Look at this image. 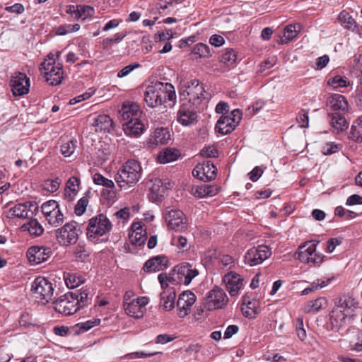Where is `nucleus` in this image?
Here are the masks:
<instances>
[{"label":"nucleus","mask_w":362,"mask_h":362,"mask_svg":"<svg viewBox=\"0 0 362 362\" xmlns=\"http://www.w3.org/2000/svg\"><path fill=\"white\" fill-rule=\"evenodd\" d=\"M223 281L231 296H236L243 286V279L240 275L234 272H228L223 277Z\"/></svg>","instance_id":"nucleus-20"},{"label":"nucleus","mask_w":362,"mask_h":362,"mask_svg":"<svg viewBox=\"0 0 362 362\" xmlns=\"http://www.w3.org/2000/svg\"><path fill=\"white\" fill-rule=\"evenodd\" d=\"M72 294H75L76 300L78 301V306L80 308H83L85 305L90 303V299L88 298V292L86 289H81L80 291H76L71 292Z\"/></svg>","instance_id":"nucleus-46"},{"label":"nucleus","mask_w":362,"mask_h":362,"mask_svg":"<svg viewBox=\"0 0 362 362\" xmlns=\"http://www.w3.org/2000/svg\"><path fill=\"white\" fill-rule=\"evenodd\" d=\"M31 291L36 298L42 300V303H48L52 299L53 285L45 278L41 276L36 278L32 284Z\"/></svg>","instance_id":"nucleus-11"},{"label":"nucleus","mask_w":362,"mask_h":362,"mask_svg":"<svg viewBox=\"0 0 362 362\" xmlns=\"http://www.w3.org/2000/svg\"><path fill=\"white\" fill-rule=\"evenodd\" d=\"M196 301L195 295L191 292H183L179 296L177 306L179 309L178 315L184 317L190 311V308Z\"/></svg>","instance_id":"nucleus-19"},{"label":"nucleus","mask_w":362,"mask_h":362,"mask_svg":"<svg viewBox=\"0 0 362 362\" xmlns=\"http://www.w3.org/2000/svg\"><path fill=\"white\" fill-rule=\"evenodd\" d=\"M202 170V177L204 178V182H209L214 179H215L216 176L217 168L209 160L204 162L201 164Z\"/></svg>","instance_id":"nucleus-35"},{"label":"nucleus","mask_w":362,"mask_h":362,"mask_svg":"<svg viewBox=\"0 0 362 362\" xmlns=\"http://www.w3.org/2000/svg\"><path fill=\"white\" fill-rule=\"evenodd\" d=\"M170 139V134L167 128L160 127L156 129L151 138L150 143L155 145H163Z\"/></svg>","instance_id":"nucleus-30"},{"label":"nucleus","mask_w":362,"mask_h":362,"mask_svg":"<svg viewBox=\"0 0 362 362\" xmlns=\"http://www.w3.org/2000/svg\"><path fill=\"white\" fill-rule=\"evenodd\" d=\"M259 303L257 300H250L249 298L244 297L241 307L243 315L247 318H255L259 313Z\"/></svg>","instance_id":"nucleus-27"},{"label":"nucleus","mask_w":362,"mask_h":362,"mask_svg":"<svg viewBox=\"0 0 362 362\" xmlns=\"http://www.w3.org/2000/svg\"><path fill=\"white\" fill-rule=\"evenodd\" d=\"M242 119V112L239 109L233 110L229 115H222L216 122L215 129L222 134L226 135L235 130Z\"/></svg>","instance_id":"nucleus-9"},{"label":"nucleus","mask_w":362,"mask_h":362,"mask_svg":"<svg viewBox=\"0 0 362 362\" xmlns=\"http://www.w3.org/2000/svg\"><path fill=\"white\" fill-rule=\"evenodd\" d=\"M329 119V124L333 129V131L337 134L343 132L349 127V123L345 117L339 112L328 113Z\"/></svg>","instance_id":"nucleus-26"},{"label":"nucleus","mask_w":362,"mask_h":362,"mask_svg":"<svg viewBox=\"0 0 362 362\" xmlns=\"http://www.w3.org/2000/svg\"><path fill=\"white\" fill-rule=\"evenodd\" d=\"M180 99L183 105L197 107L207 99L203 83L196 79L187 82L180 90Z\"/></svg>","instance_id":"nucleus-4"},{"label":"nucleus","mask_w":362,"mask_h":362,"mask_svg":"<svg viewBox=\"0 0 362 362\" xmlns=\"http://www.w3.org/2000/svg\"><path fill=\"white\" fill-rule=\"evenodd\" d=\"M194 54L199 56V57H206L209 55L210 51L208 45L203 43H198L195 45L193 49Z\"/></svg>","instance_id":"nucleus-53"},{"label":"nucleus","mask_w":362,"mask_h":362,"mask_svg":"<svg viewBox=\"0 0 362 362\" xmlns=\"http://www.w3.org/2000/svg\"><path fill=\"white\" fill-rule=\"evenodd\" d=\"M200 155L204 158H216L218 156V152L214 146H209L200 151Z\"/></svg>","instance_id":"nucleus-58"},{"label":"nucleus","mask_w":362,"mask_h":362,"mask_svg":"<svg viewBox=\"0 0 362 362\" xmlns=\"http://www.w3.org/2000/svg\"><path fill=\"white\" fill-rule=\"evenodd\" d=\"M64 279L66 285L69 288H74L79 286L85 280L81 275L71 272L64 273Z\"/></svg>","instance_id":"nucleus-38"},{"label":"nucleus","mask_w":362,"mask_h":362,"mask_svg":"<svg viewBox=\"0 0 362 362\" xmlns=\"http://www.w3.org/2000/svg\"><path fill=\"white\" fill-rule=\"evenodd\" d=\"M81 233L79 225L74 221L65 223L54 230L55 238L59 245L69 246L75 244Z\"/></svg>","instance_id":"nucleus-6"},{"label":"nucleus","mask_w":362,"mask_h":362,"mask_svg":"<svg viewBox=\"0 0 362 362\" xmlns=\"http://www.w3.org/2000/svg\"><path fill=\"white\" fill-rule=\"evenodd\" d=\"M180 152L175 148H166L161 151L157 156L160 163H168L176 160L180 156Z\"/></svg>","instance_id":"nucleus-32"},{"label":"nucleus","mask_w":362,"mask_h":362,"mask_svg":"<svg viewBox=\"0 0 362 362\" xmlns=\"http://www.w3.org/2000/svg\"><path fill=\"white\" fill-rule=\"evenodd\" d=\"M237 59V52L233 49H226L221 56V62L226 66L234 64Z\"/></svg>","instance_id":"nucleus-47"},{"label":"nucleus","mask_w":362,"mask_h":362,"mask_svg":"<svg viewBox=\"0 0 362 362\" xmlns=\"http://www.w3.org/2000/svg\"><path fill=\"white\" fill-rule=\"evenodd\" d=\"M75 296L71 292L61 296L53 302L54 310L66 316L74 314L80 309Z\"/></svg>","instance_id":"nucleus-10"},{"label":"nucleus","mask_w":362,"mask_h":362,"mask_svg":"<svg viewBox=\"0 0 362 362\" xmlns=\"http://www.w3.org/2000/svg\"><path fill=\"white\" fill-rule=\"evenodd\" d=\"M124 310L127 315L135 318L143 317L144 313V311L141 310L134 299L130 300L129 303H126Z\"/></svg>","instance_id":"nucleus-41"},{"label":"nucleus","mask_w":362,"mask_h":362,"mask_svg":"<svg viewBox=\"0 0 362 362\" xmlns=\"http://www.w3.org/2000/svg\"><path fill=\"white\" fill-rule=\"evenodd\" d=\"M272 255V250L267 245H261L249 249L245 256V263L250 267L262 263Z\"/></svg>","instance_id":"nucleus-12"},{"label":"nucleus","mask_w":362,"mask_h":362,"mask_svg":"<svg viewBox=\"0 0 362 362\" xmlns=\"http://www.w3.org/2000/svg\"><path fill=\"white\" fill-rule=\"evenodd\" d=\"M119 112L124 122L134 119V118L139 119L141 115L139 106L136 103L124 104Z\"/></svg>","instance_id":"nucleus-28"},{"label":"nucleus","mask_w":362,"mask_h":362,"mask_svg":"<svg viewBox=\"0 0 362 362\" xmlns=\"http://www.w3.org/2000/svg\"><path fill=\"white\" fill-rule=\"evenodd\" d=\"M48 223L53 227H58L62 224L64 221V216L59 208L45 217Z\"/></svg>","instance_id":"nucleus-42"},{"label":"nucleus","mask_w":362,"mask_h":362,"mask_svg":"<svg viewBox=\"0 0 362 362\" xmlns=\"http://www.w3.org/2000/svg\"><path fill=\"white\" fill-rule=\"evenodd\" d=\"M142 168L135 160L127 161L118 170L115 180L121 188H127L135 185L141 177Z\"/></svg>","instance_id":"nucleus-5"},{"label":"nucleus","mask_w":362,"mask_h":362,"mask_svg":"<svg viewBox=\"0 0 362 362\" xmlns=\"http://www.w3.org/2000/svg\"><path fill=\"white\" fill-rule=\"evenodd\" d=\"M151 185L150 189L155 196L162 197L166 189L171 187V184L168 182H163L159 178H155L151 180Z\"/></svg>","instance_id":"nucleus-33"},{"label":"nucleus","mask_w":362,"mask_h":362,"mask_svg":"<svg viewBox=\"0 0 362 362\" xmlns=\"http://www.w3.org/2000/svg\"><path fill=\"white\" fill-rule=\"evenodd\" d=\"M100 322V319H94L92 320H87L83 322L78 323L75 325L76 332L81 333L85 332L95 325H99Z\"/></svg>","instance_id":"nucleus-48"},{"label":"nucleus","mask_w":362,"mask_h":362,"mask_svg":"<svg viewBox=\"0 0 362 362\" xmlns=\"http://www.w3.org/2000/svg\"><path fill=\"white\" fill-rule=\"evenodd\" d=\"M123 127L125 134L133 137H138L141 136L145 129L144 124L139 120V119L136 118L124 122Z\"/></svg>","instance_id":"nucleus-25"},{"label":"nucleus","mask_w":362,"mask_h":362,"mask_svg":"<svg viewBox=\"0 0 362 362\" xmlns=\"http://www.w3.org/2000/svg\"><path fill=\"white\" fill-rule=\"evenodd\" d=\"M296 28H300L299 25H288L284 28V36L281 38V43H288L292 40L297 34Z\"/></svg>","instance_id":"nucleus-44"},{"label":"nucleus","mask_w":362,"mask_h":362,"mask_svg":"<svg viewBox=\"0 0 362 362\" xmlns=\"http://www.w3.org/2000/svg\"><path fill=\"white\" fill-rule=\"evenodd\" d=\"M79 11L81 18L85 21L88 17H90L94 13V9L92 6L88 5H79Z\"/></svg>","instance_id":"nucleus-59"},{"label":"nucleus","mask_w":362,"mask_h":362,"mask_svg":"<svg viewBox=\"0 0 362 362\" xmlns=\"http://www.w3.org/2000/svg\"><path fill=\"white\" fill-rule=\"evenodd\" d=\"M93 182L95 185H102L107 188H113L115 187V184L112 180L105 177L100 173L94 174Z\"/></svg>","instance_id":"nucleus-51"},{"label":"nucleus","mask_w":362,"mask_h":362,"mask_svg":"<svg viewBox=\"0 0 362 362\" xmlns=\"http://www.w3.org/2000/svg\"><path fill=\"white\" fill-rule=\"evenodd\" d=\"M61 181L57 177L54 180H47L44 182V187L50 192H55L59 187Z\"/></svg>","instance_id":"nucleus-55"},{"label":"nucleus","mask_w":362,"mask_h":362,"mask_svg":"<svg viewBox=\"0 0 362 362\" xmlns=\"http://www.w3.org/2000/svg\"><path fill=\"white\" fill-rule=\"evenodd\" d=\"M187 105L181 104L177 112V121L184 126H188L197 122V112Z\"/></svg>","instance_id":"nucleus-23"},{"label":"nucleus","mask_w":362,"mask_h":362,"mask_svg":"<svg viewBox=\"0 0 362 362\" xmlns=\"http://www.w3.org/2000/svg\"><path fill=\"white\" fill-rule=\"evenodd\" d=\"M38 211V205L35 202H26L17 204L7 212V218H31Z\"/></svg>","instance_id":"nucleus-14"},{"label":"nucleus","mask_w":362,"mask_h":362,"mask_svg":"<svg viewBox=\"0 0 362 362\" xmlns=\"http://www.w3.org/2000/svg\"><path fill=\"white\" fill-rule=\"evenodd\" d=\"M329 103L331 108L334 111L341 110L342 112H345L348 110V102L346 98L339 94H334L332 95L329 100Z\"/></svg>","instance_id":"nucleus-31"},{"label":"nucleus","mask_w":362,"mask_h":362,"mask_svg":"<svg viewBox=\"0 0 362 362\" xmlns=\"http://www.w3.org/2000/svg\"><path fill=\"white\" fill-rule=\"evenodd\" d=\"M296 121L300 128H308L309 126L308 110H300L296 117Z\"/></svg>","instance_id":"nucleus-52"},{"label":"nucleus","mask_w":362,"mask_h":362,"mask_svg":"<svg viewBox=\"0 0 362 362\" xmlns=\"http://www.w3.org/2000/svg\"><path fill=\"white\" fill-rule=\"evenodd\" d=\"M43 70L42 74L45 78V81L52 86H57L61 83L63 79V69L61 64L54 66H49V69L45 66H41Z\"/></svg>","instance_id":"nucleus-18"},{"label":"nucleus","mask_w":362,"mask_h":362,"mask_svg":"<svg viewBox=\"0 0 362 362\" xmlns=\"http://www.w3.org/2000/svg\"><path fill=\"white\" fill-rule=\"evenodd\" d=\"M330 280H325V279H317L316 281H313L310 286L305 288L303 291L301 295L305 296L309 294L311 292L315 291L320 288H322L325 286H326L329 283Z\"/></svg>","instance_id":"nucleus-45"},{"label":"nucleus","mask_w":362,"mask_h":362,"mask_svg":"<svg viewBox=\"0 0 362 362\" xmlns=\"http://www.w3.org/2000/svg\"><path fill=\"white\" fill-rule=\"evenodd\" d=\"M96 132H110L113 128V121L107 115H98L93 122Z\"/></svg>","instance_id":"nucleus-29"},{"label":"nucleus","mask_w":362,"mask_h":362,"mask_svg":"<svg viewBox=\"0 0 362 362\" xmlns=\"http://www.w3.org/2000/svg\"><path fill=\"white\" fill-rule=\"evenodd\" d=\"M341 243L342 238H332L329 239L327 241L326 251L329 253L332 252L334 250L336 246L341 245Z\"/></svg>","instance_id":"nucleus-61"},{"label":"nucleus","mask_w":362,"mask_h":362,"mask_svg":"<svg viewBox=\"0 0 362 362\" xmlns=\"http://www.w3.org/2000/svg\"><path fill=\"white\" fill-rule=\"evenodd\" d=\"M228 298L223 289L216 287L209 291L204 300V307L208 310L223 308Z\"/></svg>","instance_id":"nucleus-13"},{"label":"nucleus","mask_w":362,"mask_h":362,"mask_svg":"<svg viewBox=\"0 0 362 362\" xmlns=\"http://www.w3.org/2000/svg\"><path fill=\"white\" fill-rule=\"evenodd\" d=\"M317 244L310 242L299 246L298 252L295 254L297 259L310 266H320L323 262L325 256L316 252Z\"/></svg>","instance_id":"nucleus-8"},{"label":"nucleus","mask_w":362,"mask_h":362,"mask_svg":"<svg viewBox=\"0 0 362 362\" xmlns=\"http://www.w3.org/2000/svg\"><path fill=\"white\" fill-rule=\"evenodd\" d=\"M329 83L334 88H344L347 87L349 84V81L346 78H343L341 76H334Z\"/></svg>","instance_id":"nucleus-56"},{"label":"nucleus","mask_w":362,"mask_h":362,"mask_svg":"<svg viewBox=\"0 0 362 362\" xmlns=\"http://www.w3.org/2000/svg\"><path fill=\"white\" fill-rule=\"evenodd\" d=\"M172 244L176 245L180 250H185L187 245V240L182 235H175L172 239Z\"/></svg>","instance_id":"nucleus-60"},{"label":"nucleus","mask_w":362,"mask_h":362,"mask_svg":"<svg viewBox=\"0 0 362 362\" xmlns=\"http://www.w3.org/2000/svg\"><path fill=\"white\" fill-rule=\"evenodd\" d=\"M338 19L341 25L347 29H352L356 27V21L349 13L345 11L340 12Z\"/></svg>","instance_id":"nucleus-43"},{"label":"nucleus","mask_w":362,"mask_h":362,"mask_svg":"<svg viewBox=\"0 0 362 362\" xmlns=\"http://www.w3.org/2000/svg\"><path fill=\"white\" fill-rule=\"evenodd\" d=\"M23 230H28L31 235L40 236L44 232V228L37 219H31L22 226Z\"/></svg>","instance_id":"nucleus-39"},{"label":"nucleus","mask_w":362,"mask_h":362,"mask_svg":"<svg viewBox=\"0 0 362 362\" xmlns=\"http://www.w3.org/2000/svg\"><path fill=\"white\" fill-rule=\"evenodd\" d=\"M80 179L77 177H71L66 183V197H74L79 190Z\"/></svg>","instance_id":"nucleus-40"},{"label":"nucleus","mask_w":362,"mask_h":362,"mask_svg":"<svg viewBox=\"0 0 362 362\" xmlns=\"http://www.w3.org/2000/svg\"><path fill=\"white\" fill-rule=\"evenodd\" d=\"M88 200L86 197H81L74 207V212L77 216H81L86 211Z\"/></svg>","instance_id":"nucleus-57"},{"label":"nucleus","mask_w":362,"mask_h":362,"mask_svg":"<svg viewBox=\"0 0 362 362\" xmlns=\"http://www.w3.org/2000/svg\"><path fill=\"white\" fill-rule=\"evenodd\" d=\"M75 148L76 142L69 141L61 146V152L65 157H69L74 153Z\"/></svg>","instance_id":"nucleus-54"},{"label":"nucleus","mask_w":362,"mask_h":362,"mask_svg":"<svg viewBox=\"0 0 362 362\" xmlns=\"http://www.w3.org/2000/svg\"><path fill=\"white\" fill-rule=\"evenodd\" d=\"M168 260L164 255H158L149 259L143 267L145 272H156L167 268Z\"/></svg>","instance_id":"nucleus-22"},{"label":"nucleus","mask_w":362,"mask_h":362,"mask_svg":"<svg viewBox=\"0 0 362 362\" xmlns=\"http://www.w3.org/2000/svg\"><path fill=\"white\" fill-rule=\"evenodd\" d=\"M349 138L356 142H362V115L351 125Z\"/></svg>","instance_id":"nucleus-36"},{"label":"nucleus","mask_w":362,"mask_h":362,"mask_svg":"<svg viewBox=\"0 0 362 362\" xmlns=\"http://www.w3.org/2000/svg\"><path fill=\"white\" fill-rule=\"evenodd\" d=\"M175 88L169 83L152 82L144 92V101L151 107L175 101Z\"/></svg>","instance_id":"nucleus-2"},{"label":"nucleus","mask_w":362,"mask_h":362,"mask_svg":"<svg viewBox=\"0 0 362 362\" xmlns=\"http://www.w3.org/2000/svg\"><path fill=\"white\" fill-rule=\"evenodd\" d=\"M51 254V248L43 246H32L27 252L29 261L34 264H38L47 261Z\"/></svg>","instance_id":"nucleus-17"},{"label":"nucleus","mask_w":362,"mask_h":362,"mask_svg":"<svg viewBox=\"0 0 362 362\" xmlns=\"http://www.w3.org/2000/svg\"><path fill=\"white\" fill-rule=\"evenodd\" d=\"M10 83L13 94L16 96H22L29 92L30 79L23 73H15Z\"/></svg>","instance_id":"nucleus-16"},{"label":"nucleus","mask_w":362,"mask_h":362,"mask_svg":"<svg viewBox=\"0 0 362 362\" xmlns=\"http://www.w3.org/2000/svg\"><path fill=\"white\" fill-rule=\"evenodd\" d=\"M218 193V188L214 185L202 184L193 186L191 189V194L195 197L201 199L206 197H213Z\"/></svg>","instance_id":"nucleus-24"},{"label":"nucleus","mask_w":362,"mask_h":362,"mask_svg":"<svg viewBox=\"0 0 362 362\" xmlns=\"http://www.w3.org/2000/svg\"><path fill=\"white\" fill-rule=\"evenodd\" d=\"M357 308L354 298L348 295H343L334 300V306L329 313L327 329L339 331L344 327L354 316Z\"/></svg>","instance_id":"nucleus-1"},{"label":"nucleus","mask_w":362,"mask_h":362,"mask_svg":"<svg viewBox=\"0 0 362 362\" xmlns=\"http://www.w3.org/2000/svg\"><path fill=\"white\" fill-rule=\"evenodd\" d=\"M198 274L199 272L196 268H193L191 264L185 262L176 265L169 275L166 273H160L158 279L161 287L166 288L168 287V281L174 285L182 283L188 285Z\"/></svg>","instance_id":"nucleus-3"},{"label":"nucleus","mask_w":362,"mask_h":362,"mask_svg":"<svg viewBox=\"0 0 362 362\" xmlns=\"http://www.w3.org/2000/svg\"><path fill=\"white\" fill-rule=\"evenodd\" d=\"M326 303V298L320 297L305 303L303 305V310L305 313H317Z\"/></svg>","instance_id":"nucleus-37"},{"label":"nucleus","mask_w":362,"mask_h":362,"mask_svg":"<svg viewBox=\"0 0 362 362\" xmlns=\"http://www.w3.org/2000/svg\"><path fill=\"white\" fill-rule=\"evenodd\" d=\"M74 255L76 261L86 262L89 261L90 252L84 246L78 245L75 248Z\"/></svg>","instance_id":"nucleus-49"},{"label":"nucleus","mask_w":362,"mask_h":362,"mask_svg":"<svg viewBox=\"0 0 362 362\" xmlns=\"http://www.w3.org/2000/svg\"><path fill=\"white\" fill-rule=\"evenodd\" d=\"M339 148L338 145L334 143H327L322 147V153L325 155H331L334 153H336L339 151Z\"/></svg>","instance_id":"nucleus-62"},{"label":"nucleus","mask_w":362,"mask_h":362,"mask_svg":"<svg viewBox=\"0 0 362 362\" xmlns=\"http://www.w3.org/2000/svg\"><path fill=\"white\" fill-rule=\"evenodd\" d=\"M168 227L175 231H185L188 228V219L185 214L178 209H173L166 214Z\"/></svg>","instance_id":"nucleus-15"},{"label":"nucleus","mask_w":362,"mask_h":362,"mask_svg":"<svg viewBox=\"0 0 362 362\" xmlns=\"http://www.w3.org/2000/svg\"><path fill=\"white\" fill-rule=\"evenodd\" d=\"M59 208V204L55 200H49L41 206V211L45 217Z\"/></svg>","instance_id":"nucleus-50"},{"label":"nucleus","mask_w":362,"mask_h":362,"mask_svg":"<svg viewBox=\"0 0 362 362\" xmlns=\"http://www.w3.org/2000/svg\"><path fill=\"white\" fill-rule=\"evenodd\" d=\"M234 263L233 258L228 255H223L219 259V264L222 269L229 267H230Z\"/></svg>","instance_id":"nucleus-64"},{"label":"nucleus","mask_w":362,"mask_h":362,"mask_svg":"<svg viewBox=\"0 0 362 362\" xmlns=\"http://www.w3.org/2000/svg\"><path fill=\"white\" fill-rule=\"evenodd\" d=\"M66 13L70 14L75 20L81 18L79 5H69L66 8Z\"/></svg>","instance_id":"nucleus-63"},{"label":"nucleus","mask_w":362,"mask_h":362,"mask_svg":"<svg viewBox=\"0 0 362 362\" xmlns=\"http://www.w3.org/2000/svg\"><path fill=\"white\" fill-rule=\"evenodd\" d=\"M131 232L129 238L132 245L141 246L146 240V231L142 224L139 222L134 223L131 227Z\"/></svg>","instance_id":"nucleus-21"},{"label":"nucleus","mask_w":362,"mask_h":362,"mask_svg":"<svg viewBox=\"0 0 362 362\" xmlns=\"http://www.w3.org/2000/svg\"><path fill=\"white\" fill-rule=\"evenodd\" d=\"M175 297L176 293L172 288L164 291L160 293V300L165 310L169 311L174 308Z\"/></svg>","instance_id":"nucleus-34"},{"label":"nucleus","mask_w":362,"mask_h":362,"mask_svg":"<svg viewBox=\"0 0 362 362\" xmlns=\"http://www.w3.org/2000/svg\"><path fill=\"white\" fill-rule=\"evenodd\" d=\"M112 228L110 220L103 214H98L89 220L87 226V237L93 240L107 233Z\"/></svg>","instance_id":"nucleus-7"}]
</instances>
